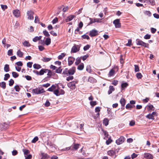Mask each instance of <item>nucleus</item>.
I'll return each instance as SVG.
<instances>
[{"label":"nucleus","mask_w":159,"mask_h":159,"mask_svg":"<svg viewBox=\"0 0 159 159\" xmlns=\"http://www.w3.org/2000/svg\"><path fill=\"white\" fill-rule=\"evenodd\" d=\"M75 70L76 68L75 66H73L69 69L66 68L63 71L62 74L66 75L67 76L73 75L75 73Z\"/></svg>","instance_id":"f257e3e1"},{"label":"nucleus","mask_w":159,"mask_h":159,"mask_svg":"<svg viewBox=\"0 0 159 159\" xmlns=\"http://www.w3.org/2000/svg\"><path fill=\"white\" fill-rule=\"evenodd\" d=\"M45 92L43 88L38 87L35 89H33L32 93L34 94H38L44 93Z\"/></svg>","instance_id":"f03ea898"},{"label":"nucleus","mask_w":159,"mask_h":159,"mask_svg":"<svg viewBox=\"0 0 159 159\" xmlns=\"http://www.w3.org/2000/svg\"><path fill=\"white\" fill-rule=\"evenodd\" d=\"M136 44L138 45L147 48H149L148 44L143 42L139 39H136Z\"/></svg>","instance_id":"7ed1b4c3"},{"label":"nucleus","mask_w":159,"mask_h":159,"mask_svg":"<svg viewBox=\"0 0 159 159\" xmlns=\"http://www.w3.org/2000/svg\"><path fill=\"white\" fill-rule=\"evenodd\" d=\"M113 24H114L116 28H120L121 26L120 19H116L114 20L113 21Z\"/></svg>","instance_id":"20e7f679"},{"label":"nucleus","mask_w":159,"mask_h":159,"mask_svg":"<svg viewBox=\"0 0 159 159\" xmlns=\"http://www.w3.org/2000/svg\"><path fill=\"white\" fill-rule=\"evenodd\" d=\"M34 14V12L32 11H28L27 12V14L28 16V19L30 20H33L34 16L33 15Z\"/></svg>","instance_id":"39448f33"},{"label":"nucleus","mask_w":159,"mask_h":159,"mask_svg":"<svg viewBox=\"0 0 159 159\" xmlns=\"http://www.w3.org/2000/svg\"><path fill=\"white\" fill-rule=\"evenodd\" d=\"M125 138L124 137L122 136L118 139L116 140V143L117 145H120L123 143L125 141Z\"/></svg>","instance_id":"423d86ee"},{"label":"nucleus","mask_w":159,"mask_h":159,"mask_svg":"<svg viewBox=\"0 0 159 159\" xmlns=\"http://www.w3.org/2000/svg\"><path fill=\"white\" fill-rule=\"evenodd\" d=\"M80 50V47L79 45H74L72 48L71 52L73 53H76Z\"/></svg>","instance_id":"0eeeda50"},{"label":"nucleus","mask_w":159,"mask_h":159,"mask_svg":"<svg viewBox=\"0 0 159 159\" xmlns=\"http://www.w3.org/2000/svg\"><path fill=\"white\" fill-rule=\"evenodd\" d=\"M98 34V31L97 30L95 29L93 30L90 31L89 35L91 37L95 36Z\"/></svg>","instance_id":"6e6552de"},{"label":"nucleus","mask_w":159,"mask_h":159,"mask_svg":"<svg viewBox=\"0 0 159 159\" xmlns=\"http://www.w3.org/2000/svg\"><path fill=\"white\" fill-rule=\"evenodd\" d=\"M67 84L68 87L71 89L73 90L75 89L76 85L75 84L74 81H71V82H69Z\"/></svg>","instance_id":"1a4fd4ad"},{"label":"nucleus","mask_w":159,"mask_h":159,"mask_svg":"<svg viewBox=\"0 0 159 159\" xmlns=\"http://www.w3.org/2000/svg\"><path fill=\"white\" fill-rule=\"evenodd\" d=\"M75 59L72 57H70L68 58V66L71 65L75 61Z\"/></svg>","instance_id":"9d476101"},{"label":"nucleus","mask_w":159,"mask_h":159,"mask_svg":"<svg viewBox=\"0 0 159 159\" xmlns=\"http://www.w3.org/2000/svg\"><path fill=\"white\" fill-rule=\"evenodd\" d=\"M13 13L16 17H18L20 16V11L18 9L14 10L13 11Z\"/></svg>","instance_id":"9b49d317"},{"label":"nucleus","mask_w":159,"mask_h":159,"mask_svg":"<svg viewBox=\"0 0 159 159\" xmlns=\"http://www.w3.org/2000/svg\"><path fill=\"white\" fill-rule=\"evenodd\" d=\"M144 157L147 159H153V157L151 154L145 153L144 154Z\"/></svg>","instance_id":"f8f14e48"},{"label":"nucleus","mask_w":159,"mask_h":159,"mask_svg":"<svg viewBox=\"0 0 159 159\" xmlns=\"http://www.w3.org/2000/svg\"><path fill=\"white\" fill-rule=\"evenodd\" d=\"M41 159H48L50 158V156L48 155L44 152H41Z\"/></svg>","instance_id":"ddd939ff"},{"label":"nucleus","mask_w":159,"mask_h":159,"mask_svg":"<svg viewBox=\"0 0 159 159\" xmlns=\"http://www.w3.org/2000/svg\"><path fill=\"white\" fill-rule=\"evenodd\" d=\"M107 154L108 155L111 156V157H114L116 156V151H113V150H111L108 151L107 152Z\"/></svg>","instance_id":"4468645a"},{"label":"nucleus","mask_w":159,"mask_h":159,"mask_svg":"<svg viewBox=\"0 0 159 159\" xmlns=\"http://www.w3.org/2000/svg\"><path fill=\"white\" fill-rule=\"evenodd\" d=\"M48 69H42L41 70L39 73V75H43L44 73H46L48 72Z\"/></svg>","instance_id":"2eb2a0df"},{"label":"nucleus","mask_w":159,"mask_h":159,"mask_svg":"<svg viewBox=\"0 0 159 159\" xmlns=\"http://www.w3.org/2000/svg\"><path fill=\"white\" fill-rule=\"evenodd\" d=\"M75 16L74 15H72L69 16L67 17L66 18V22H68L71 20Z\"/></svg>","instance_id":"dca6fc26"},{"label":"nucleus","mask_w":159,"mask_h":159,"mask_svg":"<svg viewBox=\"0 0 159 159\" xmlns=\"http://www.w3.org/2000/svg\"><path fill=\"white\" fill-rule=\"evenodd\" d=\"M129 85L128 84L127 82L122 83L121 84V89L123 90L126 88Z\"/></svg>","instance_id":"f3484780"},{"label":"nucleus","mask_w":159,"mask_h":159,"mask_svg":"<svg viewBox=\"0 0 159 159\" xmlns=\"http://www.w3.org/2000/svg\"><path fill=\"white\" fill-rule=\"evenodd\" d=\"M46 143L47 145L49 146L50 148H52L54 147V144L49 140H48Z\"/></svg>","instance_id":"a211bd4d"},{"label":"nucleus","mask_w":159,"mask_h":159,"mask_svg":"<svg viewBox=\"0 0 159 159\" xmlns=\"http://www.w3.org/2000/svg\"><path fill=\"white\" fill-rule=\"evenodd\" d=\"M109 120L107 118H105L103 120V123L105 126H107L109 124Z\"/></svg>","instance_id":"6ab92c4d"},{"label":"nucleus","mask_w":159,"mask_h":159,"mask_svg":"<svg viewBox=\"0 0 159 159\" xmlns=\"http://www.w3.org/2000/svg\"><path fill=\"white\" fill-rule=\"evenodd\" d=\"M17 56L20 57H23V53L20 49H19L17 52Z\"/></svg>","instance_id":"aec40b11"},{"label":"nucleus","mask_w":159,"mask_h":159,"mask_svg":"<svg viewBox=\"0 0 159 159\" xmlns=\"http://www.w3.org/2000/svg\"><path fill=\"white\" fill-rule=\"evenodd\" d=\"M51 43V39L50 38H47L45 40V44L47 45H48Z\"/></svg>","instance_id":"412c9836"},{"label":"nucleus","mask_w":159,"mask_h":159,"mask_svg":"<svg viewBox=\"0 0 159 159\" xmlns=\"http://www.w3.org/2000/svg\"><path fill=\"white\" fill-rule=\"evenodd\" d=\"M56 85L54 84H53L52 85L51 87H50L48 89L47 91L50 92H52L54 90L56 89Z\"/></svg>","instance_id":"4be33fe9"},{"label":"nucleus","mask_w":159,"mask_h":159,"mask_svg":"<svg viewBox=\"0 0 159 159\" xmlns=\"http://www.w3.org/2000/svg\"><path fill=\"white\" fill-rule=\"evenodd\" d=\"M114 90V89L113 88V86H110L109 87V89L108 92V94H110L112 93V92Z\"/></svg>","instance_id":"5701e85b"},{"label":"nucleus","mask_w":159,"mask_h":159,"mask_svg":"<svg viewBox=\"0 0 159 159\" xmlns=\"http://www.w3.org/2000/svg\"><path fill=\"white\" fill-rule=\"evenodd\" d=\"M4 71L6 72H7L9 71V65L8 64H6L4 66Z\"/></svg>","instance_id":"b1692460"},{"label":"nucleus","mask_w":159,"mask_h":159,"mask_svg":"<svg viewBox=\"0 0 159 159\" xmlns=\"http://www.w3.org/2000/svg\"><path fill=\"white\" fill-rule=\"evenodd\" d=\"M2 129H5L8 128L9 125L6 122H4L2 124Z\"/></svg>","instance_id":"393cba45"},{"label":"nucleus","mask_w":159,"mask_h":159,"mask_svg":"<svg viewBox=\"0 0 159 159\" xmlns=\"http://www.w3.org/2000/svg\"><path fill=\"white\" fill-rule=\"evenodd\" d=\"M79 145L80 144L78 143L74 144L71 147H72L71 148L73 149V148L74 149L76 150L79 148Z\"/></svg>","instance_id":"a878e982"},{"label":"nucleus","mask_w":159,"mask_h":159,"mask_svg":"<svg viewBox=\"0 0 159 159\" xmlns=\"http://www.w3.org/2000/svg\"><path fill=\"white\" fill-rule=\"evenodd\" d=\"M0 87L2 88L3 89H5L6 88V83L5 82L3 81L0 83Z\"/></svg>","instance_id":"bb28decb"},{"label":"nucleus","mask_w":159,"mask_h":159,"mask_svg":"<svg viewBox=\"0 0 159 159\" xmlns=\"http://www.w3.org/2000/svg\"><path fill=\"white\" fill-rule=\"evenodd\" d=\"M120 102L122 106L124 107L125 104V100L124 98H121L120 100Z\"/></svg>","instance_id":"cd10ccee"},{"label":"nucleus","mask_w":159,"mask_h":159,"mask_svg":"<svg viewBox=\"0 0 159 159\" xmlns=\"http://www.w3.org/2000/svg\"><path fill=\"white\" fill-rule=\"evenodd\" d=\"M33 66L34 69L37 70L41 68L42 67V66L40 65L36 64H34Z\"/></svg>","instance_id":"c85d7f7f"},{"label":"nucleus","mask_w":159,"mask_h":159,"mask_svg":"<svg viewBox=\"0 0 159 159\" xmlns=\"http://www.w3.org/2000/svg\"><path fill=\"white\" fill-rule=\"evenodd\" d=\"M23 151L24 152L25 156L29 154L30 153V151L26 149H23Z\"/></svg>","instance_id":"c756f323"},{"label":"nucleus","mask_w":159,"mask_h":159,"mask_svg":"<svg viewBox=\"0 0 159 159\" xmlns=\"http://www.w3.org/2000/svg\"><path fill=\"white\" fill-rule=\"evenodd\" d=\"M23 44L25 47H29L31 46V45L29 43V42L27 41H25L23 43Z\"/></svg>","instance_id":"7c9ffc66"},{"label":"nucleus","mask_w":159,"mask_h":159,"mask_svg":"<svg viewBox=\"0 0 159 159\" xmlns=\"http://www.w3.org/2000/svg\"><path fill=\"white\" fill-rule=\"evenodd\" d=\"M51 59L52 58H51L44 57L41 59V60L44 62H47L50 61Z\"/></svg>","instance_id":"2f4dec72"},{"label":"nucleus","mask_w":159,"mask_h":159,"mask_svg":"<svg viewBox=\"0 0 159 159\" xmlns=\"http://www.w3.org/2000/svg\"><path fill=\"white\" fill-rule=\"evenodd\" d=\"M84 68V64L83 63H81L78 66L77 69L79 70H82Z\"/></svg>","instance_id":"473e14b6"},{"label":"nucleus","mask_w":159,"mask_h":159,"mask_svg":"<svg viewBox=\"0 0 159 159\" xmlns=\"http://www.w3.org/2000/svg\"><path fill=\"white\" fill-rule=\"evenodd\" d=\"M62 69L61 68V66H60L56 69L55 72L56 73L61 74L62 72Z\"/></svg>","instance_id":"72a5a7b5"},{"label":"nucleus","mask_w":159,"mask_h":159,"mask_svg":"<svg viewBox=\"0 0 159 159\" xmlns=\"http://www.w3.org/2000/svg\"><path fill=\"white\" fill-rule=\"evenodd\" d=\"M146 117L149 119H152L153 120H154V116L152 115L151 114H149L146 116Z\"/></svg>","instance_id":"f704fd0d"},{"label":"nucleus","mask_w":159,"mask_h":159,"mask_svg":"<svg viewBox=\"0 0 159 159\" xmlns=\"http://www.w3.org/2000/svg\"><path fill=\"white\" fill-rule=\"evenodd\" d=\"M81 62V59L79 57H77L76 60V61L75 62V65H78L79 63Z\"/></svg>","instance_id":"c9c22d12"},{"label":"nucleus","mask_w":159,"mask_h":159,"mask_svg":"<svg viewBox=\"0 0 159 159\" xmlns=\"http://www.w3.org/2000/svg\"><path fill=\"white\" fill-rule=\"evenodd\" d=\"M66 54L65 53H62L58 56V59L59 60H61L65 56Z\"/></svg>","instance_id":"e433bc0d"},{"label":"nucleus","mask_w":159,"mask_h":159,"mask_svg":"<svg viewBox=\"0 0 159 159\" xmlns=\"http://www.w3.org/2000/svg\"><path fill=\"white\" fill-rule=\"evenodd\" d=\"M90 20V22L88 24V25H90V24L95 22V18L92 19L90 18H89Z\"/></svg>","instance_id":"4c0bfd02"},{"label":"nucleus","mask_w":159,"mask_h":159,"mask_svg":"<svg viewBox=\"0 0 159 159\" xmlns=\"http://www.w3.org/2000/svg\"><path fill=\"white\" fill-rule=\"evenodd\" d=\"M114 72L115 71L113 69H111L109 71V73L108 74V76L111 77L113 75Z\"/></svg>","instance_id":"58836bf2"},{"label":"nucleus","mask_w":159,"mask_h":159,"mask_svg":"<svg viewBox=\"0 0 159 159\" xmlns=\"http://www.w3.org/2000/svg\"><path fill=\"white\" fill-rule=\"evenodd\" d=\"M12 76L15 78H16L19 76V74L16 72H12Z\"/></svg>","instance_id":"ea45409f"},{"label":"nucleus","mask_w":159,"mask_h":159,"mask_svg":"<svg viewBox=\"0 0 159 159\" xmlns=\"http://www.w3.org/2000/svg\"><path fill=\"white\" fill-rule=\"evenodd\" d=\"M86 71L89 73H91V66L89 65H87L86 67Z\"/></svg>","instance_id":"a19ab883"},{"label":"nucleus","mask_w":159,"mask_h":159,"mask_svg":"<svg viewBox=\"0 0 159 159\" xmlns=\"http://www.w3.org/2000/svg\"><path fill=\"white\" fill-rule=\"evenodd\" d=\"M10 77V75L8 73L4 75V80H7Z\"/></svg>","instance_id":"79ce46f5"},{"label":"nucleus","mask_w":159,"mask_h":159,"mask_svg":"<svg viewBox=\"0 0 159 159\" xmlns=\"http://www.w3.org/2000/svg\"><path fill=\"white\" fill-rule=\"evenodd\" d=\"M48 72L47 75L49 78L51 76L53 75V74L51 70L48 69Z\"/></svg>","instance_id":"37998d69"},{"label":"nucleus","mask_w":159,"mask_h":159,"mask_svg":"<svg viewBox=\"0 0 159 159\" xmlns=\"http://www.w3.org/2000/svg\"><path fill=\"white\" fill-rule=\"evenodd\" d=\"M54 93L57 96H59L60 95L59 91L58 89L55 90L54 91Z\"/></svg>","instance_id":"c03bdc74"},{"label":"nucleus","mask_w":159,"mask_h":159,"mask_svg":"<svg viewBox=\"0 0 159 159\" xmlns=\"http://www.w3.org/2000/svg\"><path fill=\"white\" fill-rule=\"evenodd\" d=\"M14 80L12 79H11L9 81V86H12L13 84H14Z\"/></svg>","instance_id":"a18cd8bd"},{"label":"nucleus","mask_w":159,"mask_h":159,"mask_svg":"<svg viewBox=\"0 0 159 159\" xmlns=\"http://www.w3.org/2000/svg\"><path fill=\"white\" fill-rule=\"evenodd\" d=\"M83 38V39H87V40H89L90 39L88 35H86L85 34H84L83 35H82L81 36Z\"/></svg>","instance_id":"49530a36"},{"label":"nucleus","mask_w":159,"mask_h":159,"mask_svg":"<svg viewBox=\"0 0 159 159\" xmlns=\"http://www.w3.org/2000/svg\"><path fill=\"white\" fill-rule=\"evenodd\" d=\"M102 131L103 132L104 134L105 137H106L107 138H108L109 134H108V132L106 130H104L103 129H102Z\"/></svg>","instance_id":"de8ad7c7"},{"label":"nucleus","mask_w":159,"mask_h":159,"mask_svg":"<svg viewBox=\"0 0 159 159\" xmlns=\"http://www.w3.org/2000/svg\"><path fill=\"white\" fill-rule=\"evenodd\" d=\"M136 76L138 79H141L142 77V75L140 73H138L136 74Z\"/></svg>","instance_id":"09e8293b"},{"label":"nucleus","mask_w":159,"mask_h":159,"mask_svg":"<svg viewBox=\"0 0 159 159\" xmlns=\"http://www.w3.org/2000/svg\"><path fill=\"white\" fill-rule=\"evenodd\" d=\"M39 139L38 137L37 136L35 137L31 141L32 143H36Z\"/></svg>","instance_id":"8fccbe9b"},{"label":"nucleus","mask_w":159,"mask_h":159,"mask_svg":"<svg viewBox=\"0 0 159 159\" xmlns=\"http://www.w3.org/2000/svg\"><path fill=\"white\" fill-rule=\"evenodd\" d=\"M14 88L15 89L16 91L18 92H19L20 89V88L19 86L17 85L15 86Z\"/></svg>","instance_id":"3c124183"},{"label":"nucleus","mask_w":159,"mask_h":159,"mask_svg":"<svg viewBox=\"0 0 159 159\" xmlns=\"http://www.w3.org/2000/svg\"><path fill=\"white\" fill-rule=\"evenodd\" d=\"M43 33L44 35L47 37H49L50 36V34L46 30L43 31Z\"/></svg>","instance_id":"603ef678"},{"label":"nucleus","mask_w":159,"mask_h":159,"mask_svg":"<svg viewBox=\"0 0 159 159\" xmlns=\"http://www.w3.org/2000/svg\"><path fill=\"white\" fill-rule=\"evenodd\" d=\"M149 3L152 6H154L155 5L154 0H149L148 3Z\"/></svg>","instance_id":"864d4df0"},{"label":"nucleus","mask_w":159,"mask_h":159,"mask_svg":"<svg viewBox=\"0 0 159 159\" xmlns=\"http://www.w3.org/2000/svg\"><path fill=\"white\" fill-rule=\"evenodd\" d=\"M148 109L149 110H151L154 111V108L153 106L152 105H150L148 106Z\"/></svg>","instance_id":"5fc2aeb1"},{"label":"nucleus","mask_w":159,"mask_h":159,"mask_svg":"<svg viewBox=\"0 0 159 159\" xmlns=\"http://www.w3.org/2000/svg\"><path fill=\"white\" fill-rule=\"evenodd\" d=\"M74 79V77L73 76H70L67 77L66 78V80L67 81L72 80Z\"/></svg>","instance_id":"6e6d98bb"},{"label":"nucleus","mask_w":159,"mask_h":159,"mask_svg":"<svg viewBox=\"0 0 159 159\" xmlns=\"http://www.w3.org/2000/svg\"><path fill=\"white\" fill-rule=\"evenodd\" d=\"M97 104L96 101H92L90 102V104L92 107L96 105Z\"/></svg>","instance_id":"4d7b16f0"},{"label":"nucleus","mask_w":159,"mask_h":159,"mask_svg":"<svg viewBox=\"0 0 159 159\" xmlns=\"http://www.w3.org/2000/svg\"><path fill=\"white\" fill-rule=\"evenodd\" d=\"M70 149H71V150H73V149L71 148V147H67L65 148L62 149L61 150V151H66L69 150Z\"/></svg>","instance_id":"13d9d810"},{"label":"nucleus","mask_w":159,"mask_h":159,"mask_svg":"<svg viewBox=\"0 0 159 159\" xmlns=\"http://www.w3.org/2000/svg\"><path fill=\"white\" fill-rule=\"evenodd\" d=\"M90 47V46L89 45L87 44L84 47L83 49L84 51H86L89 49Z\"/></svg>","instance_id":"bf43d9fd"},{"label":"nucleus","mask_w":159,"mask_h":159,"mask_svg":"<svg viewBox=\"0 0 159 159\" xmlns=\"http://www.w3.org/2000/svg\"><path fill=\"white\" fill-rule=\"evenodd\" d=\"M151 35L150 34H147L145 35L144 37V38L145 39H148L150 38Z\"/></svg>","instance_id":"052dcab7"},{"label":"nucleus","mask_w":159,"mask_h":159,"mask_svg":"<svg viewBox=\"0 0 159 159\" xmlns=\"http://www.w3.org/2000/svg\"><path fill=\"white\" fill-rule=\"evenodd\" d=\"M144 14L146 15H147L149 16H151V12L149 11H145L144 12Z\"/></svg>","instance_id":"680f3d73"},{"label":"nucleus","mask_w":159,"mask_h":159,"mask_svg":"<svg viewBox=\"0 0 159 159\" xmlns=\"http://www.w3.org/2000/svg\"><path fill=\"white\" fill-rule=\"evenodd\" d=\"M112 141V140L110 138L108 137V139L106 141V143L107 145H109L110 144Z\"/></svg>","instance_id":"e2e57ef3"},{"label":"nucleus","mask_w":159,"mask_h":159,"mask_svg":"<svg viewBox=\"0 0 159 159\" xmlns=\"http://www.w3.org/2000/svg\"><path fill=\"white\" fill-rule=\"evenodd\" d=\"M12 49H10L7 52V54L9 56H12L13 55L12 53Z\"/></svg>","instance_id":"0e129e2a"},{"label":"nucleus","mask_w":159,"mask_h":159,"mask_svg":"<svg viewBox=\"0 0 159 159\" xmlns=\"http://www.w3.org/2000/svg\"><path fill=\"white\" fill-rule=\"evenodd\" d=\"M134 71L135 72H138L139 71V68L138 66L134 65Z\"/></svg>","instance_id":"69168bd1"},{"label":"nucleus","mask_w":159,"mask_h":159,"mask_svg":"<svg viewBox=\"0 0 159 159\" xmlns=\"http://www.w3.org/2000/svg\"><path fill=\"white\" fill-rule=\"evenodd\" d=\"M133 107V106L132 105H131L129 103L127 104L126 105V107H125L127 109H128L129 108L131 109Z\"/></svg>","instance_id":"338daca9"},{"label":"nucleus","mask_w":159,"mask_h":159,"mask_svg":"<svg viewBox=\"0 0 159 159\" xmlns=\"http://www.w3.org/2000/svg\"><path fill=\"white\" fill-rule=\"evenodd\" d=\"M25 159H30L32 157V156L30 154H29L27 156H25Z\"/></svg>","instance_id":"774afa93"}]
</instances>
